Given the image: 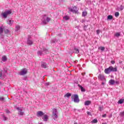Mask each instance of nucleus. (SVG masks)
Instances as JSON below:
<instances>
[{"mask_svg":"<svg viewBox=\"0 0 124 124\" xmlns=\"http://www.w3.org/2000/svg\"><path fill=\"white\" fill-rule=\"evenodd\" d=\"M12 11L11 10H8L7 11H5L4 13H2L1 14V15L3 17V18H7L8 15H10V14H12Z\"/></svg>","mask_w":124,"mask_h":124,"instance_id":"obj_1","label":"nucleus"},{"mask_svg":"<svg viewBox=\"0 0 124 124\" xmlns=\"http://www.w3.org/2000/svg\"><path fill=\"white\" fill-rule=\"evenodd\" d=\"M72 99H74V101L76 103H78V102L80 101V100H79V96L78 95L75 94L72 96Z\"/></svg>","mask_w":124,"mask_h":124,"instance_id":"obj_2","label":"nucleus"},{"mask_svg":"<svg viewBox=\"0 0 124 124\" xmlns=\"http://www.w3.org/2000/svg\"><path fill=\"white\" fill-rule=\"evenodd\" d=\"M27 43L28 45H32L33 44V42L31 40V35H28Z\"/></svg>","mask_w":124,"mask_h":124,"instance_id":"obj_3","label":"nucleus"},{"mask_svg":"<svg viewBox=\"0 0 124 124\" xmlns=\"http://www.w3.org/2000/svg\"><path fill=\"white\" fill-rule=\"evenodd\" d=\"M28 73V69L26 68L21 69V71L19 72V75L24 76L26 75Z\"/></svg>","mask_w":124,"mask_h":124,"instance_id":"obj_4","label":"nucleus"},{"mask_svg":"<svg viewBox=\"0 0 124 124\" xmlns=\"http://www.w3.org/2000/svg\"><path fill=\"white\" fill-rule=\"evenodd\" d=\"M52 115L54 117V120L58 119V110L56 108L53 109Z\"/></svg>","mask_w":124,"mask_h":124,"instance_id":"obj_5","label":"nucleus"},{"mask_svg":"<svg viewBox=\"0 0 124 124\" xmlns=\"http://www.w3.org/2000/svg\"><path fill=\"white\" fill-rule=\"evenodd\" d=\"M72 8H69V11L70 12H73V13H78V10H77V7L76 6H74Z\"/></svg>","mask_w":124,"mask_h":124,"instance_id":"obj_6","label":"nucleus"},{"mask_svg":"<svg viewBox=\"0 0 124 124\" xmlns=\"http://www.w3.org/2000/svg\"><path fill=\"white\" fill-rule=\"evenodd\" d=\"M98 78L99 80H101V81H106V79L105 78V77H104V76L103 75H99L98 76Z\"/></svg>","mask_w":124,"mask_h":124,"instance_id":"obj_7","label":"nucleus"},{"mask_svg":"<svg viewBox=\"0 0 124 124\" xmlns=\"http://www.w3.org/2000/svg\"><path fill=\"white\" fill-rule=\"evenodd\" d=\"M110 68V71L111 72H117L118 71V69L117 67H113L112 66H109Z\"/></svg>","mask_w":124,"mask_h":124,"instance_id":"obj_8","label":"nucleus"},{"mask_svg":"<svg viewBox=\"0 0 124 124\" xmlns=\"http://www.w3.org/2000/svg\"><path fill=\"white\" fill-rule=\"evenodd\" d=\"M104 72L106 74H109L111 72V69L110 68V66L108 68H106Z\"/></svg>","mask_w":124,"mask_h":124,"instance_id":"obj_9","label":"nucleus"},{"mask_svg":"<svg viewBox=\"0 0 124 124\" xmlns=\"http://www.w3.org/2000/svg\"><path fill=\"white\" fill-rule=\"evenodd\" d=\"M37 117H42V116H44V113L42 111H38L37 112Z\"/></svg>","mask_w":124,"mask_h":124,"instance_id":"obj_10","label":"nucleus"},{"mask_svg":"<svg viewBox=\"0 0 124 124\" xmlns=\"http://www.w3.org/2000/svg\"><path fill=\"white\" fill-rule=\"evenodd\" d=\"M41 67L43 68H47V64L44 62H41Z\"/></svg>","mask_w":124,"mask_h":124,"instance_id":"obj_11","label":"nucleus"},{"mask_svg":"<svg viewBox=\"0 0 124 124\" xmlns=\"http://www.w3.org/2000/svg\"><path fill=\"white\" fill-rule=\"evenodd\" d=\"M108 83L109 84V85H110L111 86H113V85H114L115 83V81L114 79H110Z\"/></svg>","mask_w":124,"mask_h":124,"instance_id":"obj_12","label":"nucleus"},{"mask_svg":"<svg viewBox=\"0 0 124 124\" xmlns=\"http://www.w3.org/2000/svg\"><path fill=\"white\" fill-rule=\"evenodd\" d=\"M78 87H79V88H80L81 91L82 93H84V92H86V89H85V88H84V87H83L82 86H81L79 84H78Z\"/></svg>","mask_w":124,"mask_h":124,"instance_id":"obj_13","label":"nucleus"},{"mask_svg":"<svg viewBox=\"0 0 124 124\" xmlns=\"http://www.w3.org/2000/svg\"><path fill=\"white\" fill-rule=\"evenodd\" d=\"M7 24L9 25V26H12V25L13 24V21L11 19H8Z\"/></svg>","mask_w":124,"mask_h":124,"instance_id":"obj_14","label":"nucleus"},{"mask_svg":"<svg viewBox=\"0 0 124 124\" xmlns=\"http://www.w3.org/2000/svg\"><path fill=\"white\" fill-rule=\"evenodd\" d=\"M42 119L43 120H44L45 122H47V121H48V115H44V117L42 118Z\"/></svg>","mask_w":124,"mask_h":124,"instance_id":"obj_15","label":"nucleus"},{"mask_svg":"<svg viewBox=\"0 0 124 124\" xmlns=\"http://www.w3.org/2000/svg\"><path fill=\"white\" fill-rule=\"evenodd\" d=\"M92 103V102L91 101H86L85 102L84 105L88 106L90 105Z\"/></svg>","mask_w":124,"mask_h":124,"instance_id":"obj_16","label":"nucleus"},{"mask_svg":"<svg viewBox=\"0 0 124 124\" xmlns=\"http://www.w3.org/2000/svg\"><path fill=\"white\" fill-rule=\"evenodd\" d=\"M74 50H75V53L76 54H79V53L80 52V50L78 48L74 47Z\"/></svg>","mask_w":124,"mask_h":124,"instance_id":"obj_17","label":"nucleus"},{"mask_svg":"<svg viewBox=\"0 0 124 124\" xmlns=\"http://www.w3.org/2000/svg\"><path fill=\"white\" fill-rule=\"evenodd\" d=\"M57 42H58V40L56 38L52 39L51 40V43H57Z\"/></svg>","mask_w":124,"mask_h":124,"instance_id":"obj_18","label":"nucleus"},{"mask_svg":"<svg viewBox=\"0 0 124 124\" xmlns=\"http://www.w3.org/2000/svg\"><path fill=\"white\" fill-rule=\"evenodd\" d=\"M88 14V12H87L86 11H85L84 12H82V17H86V15H87Z\"/></svg>","mask_w":124,"mask_h":124,"instance_id":"obj_19","label":"nucleus"},{"mask_svg":"<svg viewBox=\"0 0 124 124\" xmlns=\"http://www.w3.org/2000/svg\"><path fill=\"white\" fill-rule=\"evenodd\" d=\"M2 62H6V61H7V58L6 56H4L2 57Z\"/></svg>","mask_w":124,"mask_h":124,"instance_id":"obj_20","label":"nucleus"},{"mask_svg":"<svg viewBox=\"0 0 124 124\" xmlns=\"http://www.w3.org/2000/svg\"><path fill=\"white\" fill-rule=\"evenodd\" d=\"M16 109V110H18V112L23 111V108H22L17 107Z\"/></svg>","mask_w":124,"mask_h":124,"instance_id":"obj_21","label":"nucleus"},{"mask_svg":"<svg viewBox=\"0 0 124 124\" xmlns=\"http://www.w3.org/2000/svg\"><path fill=\"white\" fill-rule=\"evenodd\" d=\"M98 50H101L102 52H103L105 50V47L104 46H100L98 47Z\"/></svg>","mask_w":124,"mask_h":124,"instance_id":"obj_22","label":"nucleus"},{"mask_svg":"<svg viewBox=\"0 0 124 124\" xmlns=\"http://www.w3.org/2000/svg\"><path fill=\"white\" fill-rule=\"evenodd\" d=\"M70 96H71V93H69L64 95V97H69Z\"/></svg>","mask_w":124,"mask_h":124,"instance_id":"obj_23","label":"nucleus"},{"mask_svg":"<svg viewBox=\"0 0 124 124\" xmlns=\"http://www.w3.org/2000/svg\"><path fill=\"white\" fill-rule=\"evenodd\" d=\"M113 19V16L109 15L108 16L107 20H112Z\"/></svg>","mask_w":124,"mask_h":124,"instance_id":"obj_24","label":"nucleus"},{"mask_svg":"<svg viewBox=\"0 0 124 124\" xmlns=\"http://www.w3.org/2000/svg\"><path fill=\"white\" fill-rule=\"evenodd\" d=\"M20 31V26L19 25L16 27V31Z\"/></svg>","mask_w":124,"mask_h":124,"instance_id":"obj_25","label":"nucleus"},{"mask_svg":"<svg viewBox=\"0 0 124 124\" xmlns=\"http://www.w3.org/2000/svg\"><path fill=\"white\" fill-rule=\"evenodd\" d=\"M118 103H119V104H123V103H124V100L122 99H120V100L118 101Z\"/></svg>","mask_w":124,"mask_h":124,"instance_id":"obj_26","label":"nucleus"},{"mask_svg":"<svg viewBox=\"0 0 124 124\" xmlns=\"http://www.w3.org/2000/svg\"><path fill=\"white\" fill-rule=\"evenodd\" d=\"M2 27H0V34H1L3 32V28Z\"/></svg>","mask_w":124,"mask_h":124,"instance_id":"obj_27","label":"nucleus"},{"mask_svg":"<svg viewBox=\"0 0 124 124\" xmlns=\"http://www.w3.org/2000/svg\"><path fill=\"white\" fill-rule=\"evenodd\" d=\"M42 51L39 50L37 52L38 56H42Z\"/></svg>","mask_w":124,"mask_h":124,"instance_id":"obj_28","label":"nucleus"},{"mask_svg":"<svg viewBox=\"0 0 124 124\" xmlns=\"http://www.w3.org/2000/svg\"><path fill=\"white\" fill-rule=\"evenodd\" d=\"M98 121L97 119H93L91 123H92V124H96L97 123Z\"/></svg>","mask_w":124,"mask_h":124,"instance_id":"obj_29","label":"nucleus"},{"mask_svg":"<svg viewBox=\"0 0 124 124\" xmlns=\"http://www.w3.org/2000/svg\"><path fill=\"white\" fill-rule=\"evenodd\" d=\"M119 115L120 116V117H124V111L123 112H121L120 113Z\"/></svg>","mask_w":124,"mask_h":124,"instance_id":"obj_30","label":"nucleus"},{"mask_svg":"<svg viewBox=\"0 0 124 124\" xmlns=\"http://www.w3.org/2000/svg\"><path fill=\"white\" fill-rule=\"evenodd\" d=\"M18 114L19 115V116H23L24 115V112L20 111L18 113Z\"/></svg>","mask_w":124,"mask_h":124,"instance_id":"obj_31","label":"nucleus"},{"mask_svg":"<svg viewBox=\"0 0 124 124\" xmlns=\"http://www.w3.org/2000/svg\"><path fill=\"white\" fill-rule=\"evenodd\" d=\"M4 32L6 34L9 33V30L8 29L5 30H4Z\"/></svg>","mask_w":124,"mask_h":124,"instance_id":"obj_32","label":"nucleus"},{"mask_svg":"<svg viewBox=\"0 0 124 124\" xmlns=\"http://www.w3.org/2000/svg\"><path fill=\"white\" fill-rule=\"evenodd\" d=\"M115 17H119V16H120V13H119V12H116L115 13Z\"/></svg>","mask_w":124,"mask_h":124,"instance_id":"obj_33","label":"nucleus"},{"mask_svg":"<svg viewBox=\"0 0 124 124\" xmlns=\"http://www.w3.org/2000/svg\"><path fill=\"white\" fill-rule=\"evenodd\" d=\"M63 19H65V20L67 21V20H69V17L67 16H65L63 17Z\"/></svg>","mask_w":124,"mask_h":124,"instance_id":"obj_34","label":"nucleus"},{"mask_svg":"<svg viewBox=\"0 0 124 124\" xmlns=\"http://www.w3.org/2000/svg\"><path fill=\"white\" fill-rule=\"evenodd\" d=\"M115 36H116L117 37H119V36H121V34L120 33L117 32L115 33Z\"/></svg>","mask_w":124,"mask_h":124,"instance_id":"obj_35","label":"nucleus"},{"mask_svg":"<svg viewBox=\"0 0 124 124\" xmlns=\"http://www.w3.org/2000/svg\"><path fill=\"white\" fill-rule=\"evenodd\" d=\"M124 6H123L122 5H121L119 10H120L121 11H122V10H124Z\"/></svg>","mask_w":124,"mask_h":124,"instance_id":"obj_36","label":"nucleus"},{"mask_svg":"<svg viewBox=\"0 0 124 124\" xmlns=\"http://www.w3.org/2000/svg\"><path fill=\"white\" fill-rule=\"evenodd\" d=\"M7 117H5L4 115H3V121H7Z\"/></svg>","mask_w":124,"mask_h":124,"instance_id":"obj_37","label":"nucleus"},{"mask_svg":"<svg viewBox=\"0 0 124 124\" xmlns=\"http://www.w3.org/2000/svg\"><path fill=\"white\" fill-rule=\"evenodd\" d=\"M102 110H103V106H100L99 108V111H102Z\"/></svg>","mask_w":124,"mask_h":124,"instance_id":"obj_38","label":"nucleus"},{"mask_svg":"<svg viewBox=\"0 0 124 124\" xmlns=\"http://www.w3.org/2000/svg\"><path fill=\"white\" fill-rule=\"evenodd\" d=\"M5 112L7 114H10V111L8 109H5Z\"/></svg>","mask_w":124,"mask_h":124,"instance_id":"obj_39","label":"nucleus"},{"mask_svg":"<svg viewBox=\"0 0 124 124\" xmlns=\"http://www.w3.org/2000/svg\"><path fill=\"white\" fill-rule=\"evenodd\" d=\"M46 21L50 22V21L51 20V18H50L49 17H46Z\"/></svg>","mask_w":124,"mask_h":124,"instance_id":"obj_40","label":"nucleus"},{"mask_svg":"<svg viewBox=\"0 0 124 124\" xmlns=\"http://www.w3.org/2000/svg\"><path fill=\"white\" fill-rule=\"evenodd\" d=\"M43 51L46 52V53H47V52H48V49H47L46 48H44L43 49Z\"/></svg>","mask_w":124,"mask_h":124,"instance_id":"obj_41","label":"nucleus"},{"mask_svg":"<svg viewBox=\"0 0 124 124\" xmlns=\"http://www.w3.org/2000/svg\"><path fill=\"white\" fill-rule=\"evenodd\" d=\"M4 100V98L3 97H0V101H3Z\"/></svg>","mask_w":124,"mask_h":124,"instance_id":"obj_42","label":"nucleus"},{"mask_svg":"<svg viewBox=\"0 0 124 124\" xmlns=\"http://www.w3.org/2000/svg\"><path fill=\"white\" fill-rule=\"evenodd\" d=\"M85 21H86V20H85V19H82L80 21V22H81V23H85Z\"/></svg>","mask_w":124,"mask_h":124,"instance_id":"obj_43","label":"nucleus"},{"mask_svg":"<svg viewBox=\"0 0 124 124\" xmlns=\"http://www.w3.org/2000/svg\"><path fill=\"white\" fill-rule=\"evenodd\" d=\"M100 32V31H99V30H97L96 31L97 34H99Z\"/></svg>","mask_w":124,"mask_h":124,"instance_id":"obj_44","label":"nucleus"},{"mask_svg":"<svg viewBox=\"0 0 124 124\" xmlns=\"http://www.w3.org/2000/svg\"><path fill=\"white\" fill-rule=\"evenodd\" d=\"M43 24H44L45 25H46V24H47V22H46V20H44V21H43Z\"/></svg>","mask_w":124,"mask_h":124,"instance_id":"obj_45","label":"nucleus"},{"mask_svg":"<svg viewBox=\"0 0 124 124\" xmlns=\"http://www.w3.org/2000/svg\"><path fill=\"white\" fill-rule=\"evenodd\" d=\"M88 27V25H85L84 26V31H86V29Z\"/></svg>","mask_w":124,"mask_h":124,"instance_id":"obj_46","label":"nucleus"},{"mask_svg":"<svg viewBox=\"0 0 124 124\" xmlns=\"http://www.w3.org/2000/svg\"><path fill=\"white\" fill-rule=\"evenodd\" d=\"M45 85H46V86H49V85H50V83L47 82V83H45Z\"/></svg>","mask_w":124,"mask_h":124,"instance_id":"obj_47","label":"nucleus"},{"mask_svg":"<svg viewBox=\"0 0 124 124\" xmlns=\"http://www.w3.org/2000/svg\"><path fill=\"white\" fill-rule=\"evenodd\" d=\"M106 116H107L106 114H105L102 115V117L103 118H106Z\"/></svg>","mask_w":124,"mask_h":124,"instance_id":"obj_48","label":"nucleus"},{"mask_svg":"<svg viewBox=\"0 0 124 124\" xmlns=\"http://www.w3.org/2000/svg\"><path fill=\"white\" fill-rule=\"evenodd\" d=\"M27 77H24L23 78V80H25V81L27 80Z\"/></svg>","mask_w":124,"mask_h":124,"instance_id":"obj_49","label":"nucleus"},{"mask_svg":"<svg viewBox=\"0 0 124 124\" xmlns=\"http://www.w3.org/2000/svg\"><path fill=\"white\" fill-rule=\"evenodd\" d=\"M87 115H92V114H91V112H90V111H87Z\"/></svg>","mask_w":124,"mask_h":124,"instance_id":"obj_50","label":"nucleus"},{"mask_svg":"<svg viewBox=\"0 0 124 124\" xmlns=\"http://www.w3.org/2000/svg\"><path fill=\"white\" fill-rule=\"evenodd\" d=\"M111 63H112V64H114V63H115V61H112L110 62Z\"/></svg>","mask_w":124,"mask_h":124,"instance_id":"obj_51","label":"nucleus"},{"mask_svg":"<svg viewBox=\"0 0 124 124\" xmlns=\"http://www.w3.org/2000/svg\"><path fill=\"white\" fill-rule=\"evenodd\" d=\"M115 83H116V84H117V85H119V81H115Z\"/></svg>","mask_w":124,"mask_h":124,"instance_id":"obj_52","label":"nucleus"},{"mask_svg":"<svg viewBox=\"0 0 124 124\" xmlns=\"http://www.w3.org/2000/svg\"><path fill=\"white\" fill-rule=\"evenodd\" d=\"M105 83L104 82H102V85H105Z\"/></svg>","mask_w":124,"mask_h":124,"instance_id":"obj_53","label":"nucleus"},{"mask_svg":"<svg viewBox=\"0 0 124 124\" xmlns=\"http://www.w3.org/2000/svg\"><path fill=\"white\" fill-rule=\"evenodd\" d=\"M38 124H43L42 123H39Z\"/></svg>","mask_w":124,"mask_h":124,"instance_id":"obj_54","label":"nucleus"},{"mask_svg":"<svg viewBox=\"0 0 124 124\" xmlns=\"http://www.w3.org/2000/svg\"><path fill=\"white\" fill-rule=\"evenodd\" d=\"M0 84H1V82L0 81Z\"/></svg>","mask_w":124,"mask_h":124,"instance_id":"obj_55","label":"nucleus"},{"mask_svg":"<svg viewBox=\"0 0 124 124\" xmlns=\"http://www.w3.org/2000/svg\"><path fill=\"white\" fill-rule=\"evenodd\" d=\"M60 34H59V36H60Z\"/></svg>","mask_w":124,"mask_h":124,"instance_id":"obj_56","label":"nucleus"},{"mask_svg":"<svg viewBox=\"0 0 124 124\" xmlns=\"http://www.w3.org/2000/svg\"><path fill=\"white\" fill-rule=\"evenodd\" d=\"M78 0L80 1V0Z\"/></svg>","mask_w":124,"mask_h":124,"instance_id":"obj_57","label":"nucleus"}]
</instances>
